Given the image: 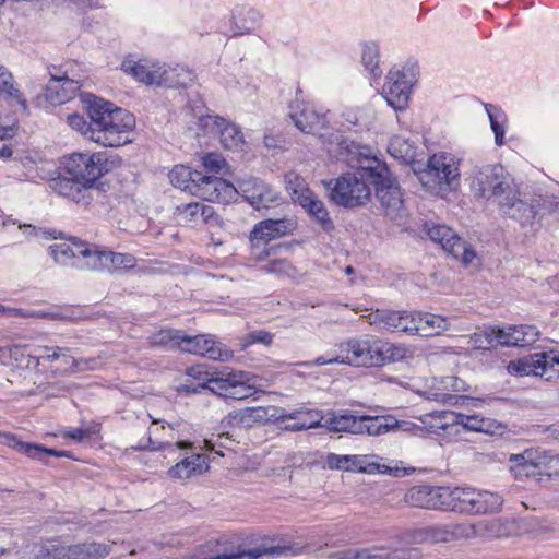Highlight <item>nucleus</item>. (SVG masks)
I'll return each instance as SVG.
<instances>
[{"label":"nucleus","mask_w":559,"mask_h":559,"mask_svg":"<svg viewBox=\"0 0 559 559\" xmlns=\"http://www.w3.org/2000/svg\"><path fill=\"white\" fill-rule=\"evenodd\" d=\"M296 228V222L290 218L264 219L253 227L254 239H266L271 241L288 234Z\"/></svg>","instance_id":"29"},{"label":"nucleus","mask_w":559,"mask_h":559,"mask_svg":"<svg viewBox=\"0 0 559 559\" xmlns=\"http://www.w3.org/2000/svg\"><path fill=\"white\" fill-rule=\"evenodd\" d=\"M479 537L509 538L519 532L518 522L511 518H495L478 522Z\"/></svg>","instance_id":"27"},{"label":"nucleus","mask_w":559,"mask_h":559,"mask_svg":"<svg viewBox=\"0 0 559 559\" xmlns=\"http://www.w3.org/2000/svg\"><path fill=\"white\" fill-rule=\"evenodd\" d=\"M310 414H311L310 412L297 411L294 413H289L287 415H282L281 418L294 420L293 423H288L285 425L286 430L301 431V430H307L310 428L318 427L320 425L319 420H308L306 418H302L305 416H309Z\"/></svg>","instance_id":"51"},{"label":"nucleus","mask_w":559,"mask_h":559,"mask_svg":"<svg viewBox=\"0 0 559 559\" xmlns=\"http://www.w3.org/2000/svg\"><path fill=\"white\" fill-rule=\"evenodd\" d=\"M424 230L433 242L463 264H469L475 258L474 250L447 225L425 223Z\"/></svg>","instance_id":"10"},{"label":"nucleus","mask_w":559,"mask_h":559,"mask_svg":"<svg viewBox=\"0 0 559 559\" xmlns=\"http://www.w3.org/2000/svg\"><path fill=\"white\" fill-rule=\"evenodd\" d=\"M3 441L5 444L14 449L15 451L23 453L31 459L39 460L45 463L46 455H51L55 457H71V454L68 451H59L36 443L23 442L19 440L15 435L12 433H4Z\"/></svg>","instance_id":"24"},{"label":"nucleus","mask_w":559,"mask_h":559,"mask_svg":"<svg viewBox=\"0 0 559 559\" xmlns=\"http://www.w3.org/2000/svg\"><path fill=\"white\" fill-rule=\"evenodd\" d=\"M455 425H461L465 430L483 432L487 435H502L506 426L495 419L483 417L479 415H466L456 413Z\"/></svg>","instance_id":"30"},{"label":"nucleus","mask_w":559,"mask_h":559,"mask_svg":"<svg viewBox=\"0 0 559 559\" xmlns=\"http://www.w3.org/2000/svg\"><path fill=\"white\" fill-rule=\"evenodd\" d=\"M428 530L430 544L452 542L449 524L430 525L428 526Z\"/></svg>","instance_id":"62"},{"label":"nucleus","mask_w":559,"mask_h":559,"mask_svg":"<svg viewBox=\"0 0 559 559\" xmlns=\"http://www.w3.org/2000/svg\"><path fill=\"white\" fill-rule=\"evenodd\" d=\"M160 85L173 88L187 87L194 80V73L187 67L176 64L175 67H166L163 64Z\"/></svg>","instance_id":"38"},{"label":"nucleus","mask_w":559,"mask_h":559,"mask_svg":"<svg viewBox=\"0 0 559 559\" xmlns=\"http://www.w3.org/2000/svg\"><path fill=\"white\" fill-rule=\"evenodd\" d=\"M381 352V356H383V365L402 361L408 355V349L405 346L385 341H382Z\"/></svg>","instance_id":"57"},{"label":"nucleus","mask_w":559,"mask_h":559,"mask_svg":"<svg viewBox=\"0 0 559 559\" xmlns=\"http://www.w3.org/2000/svg\"><path fill=\"white\" fill-rule=\"evenodd\" d=\"M366 455H340L330 453L325 463L331 469H342L347 472H364Z\"/></svg>","instance_id":"41"},{"label":"nucleus","mask_w":559,"mask_h":559,"mask_svg":"<svg viewBox=\"0 0 559 559\" xmlns=\"http://www.w3.org/2000/svg\"><path fill=\"white\" fill-rule=\"evenodd\" d=\"M36 358L44 361H55L62 359L66 364L71 362L74 368H78L76 360L70 355V348L59 346H39L35 349Z\"/></svg>","instance_id":"46"},{"label":"nucleus","mask_w":559,"mask_h":559,"mask_svg":"<svg viewBox=\"0 0 559 559\" xmlns=\"http://www.w3.org/2000/svg\"><path fill=\"white\" fill-rule=\"evenodd\" d=\"M110 550V545L96 542L62 546L64 559H102L108 556Z\"/></svg>","instance_id":"33"},{"label":"nucleus","mask_w":559,"mask_h":559,"mask_svg":"<svg viewBox=\"0 0 559 559\" xmlns=\"http://www.w3.org/2000/svg\"><path fill=\"white\" fill-rule=\"evenodd\" d=\"M450 533L452 536V542L460 538H475L479 537L478 523L469 524V523H451Z\"/></svg>","instance_id":"58"},{"label":"nucleus","mask_w":559,"mask_h":559,"mask_svg":"<svg viewBox=\"0 0 559 559\" xmlns=\"http://www.w3.org/2000/svg\"><path fill=\"white\" fill-rule=\"evenodd\" d=\"M123 72L132 75L136 81L147 85H160L163 64L147 59L138 61L128 59L121 64Z\"/></svg>","instance_id":"23"},{"label":"nucleus","mask_w":559,"mask_h":559,"mask_svg":"<svg viewBox=\"0 0 559 559\" xmlns=\"http://www.w3.org/2000/svg\"><path fill=\"white\" fill-rule=\"evenodd\" d=\"M515 376H536L546 381L559 379V355L554 352H540L511 360L507 367Z\"/></svg>","instance_id":"8"},{"label":"nucleus","mask_w":559,"mask_h":559,"mask_svg":"<svg viewBox=\"0 0 559 559\" xmlns=\"http://www.w3.org/2000/svg\"><path fill=\"white\" fill-rule=\"evenodd\" d=\"M348 157L345 160L357 168V173H346L335 179L330 191V199L337 205L343 207H357L365 205L371 197V190L366 183L361 168L358 167V159L362 157L360 153L371 155V151L367 146H360L354 142L346 146Z\"/></svg>","instance_id":"4"},{"label":"nucleus","mask_w":559,"mask_h":559,"mask_svg":"<svg viewBox=\"0 0 559 559\" xmlns=\"http://www.w3.org/2000/svg\"><path fill=\"white\" fill-rule=\"evenodd\" d=\"M76 251L79 260L74 262V267L92 271H105L106 250H100L96 245L78 241Z\"/></svg>","instance_id":"28"},{"label":"nucleus","mask_w":559,"mask_h":559,"mask_svg":"<svg viewBox=\"0 0 559 559\" xmlns=\"http://www.w3.org/2000/svg\"><path fill=\"white\" fill-rule=\"evenodd\" d=\"M115 162L105 152L93 154L73 153L63 163L64 173L93 187L95 181L109 173Z\"/></svg>","instance_id":"7"},{"label":"nucleus","mask_w":559,"mask_h":559,"mask_svg":"<svg viewBox=\"0 0 559 559\" xmlns=\"http://www.w3.org/2000/svg\"><path fill=\"white\" fill-rule=\"evenodd\" d=\"M486 111L495 133L496 144L502 145L504 139V115L492 105H486Z\"/></svg>","instance_id":"54"},{"label":"nucleus","mask_w":559,"mask_h":559,"mask_svg":"<svg viewBox=\"0 0 559 559\" xmlns=\"http://www.w3.org/2000/svg\"><path fill=\"white\" fill-rule=\"evenodd\" d=\"M181 336L182 332L178 330H160L152 335L151 343L155 346L179 349Z\"/></svg>","instance_id":"53"},{"label":"nucleus","mask_w":559,"mask_h":559,"mask_svg":"<svg viewBox=\"0 0 559 559\" xmlns=\"http://www.w3.org/2000/svg\"><path fill=\"white\" fill-rule=\"evenodd\" d=\"M361 61L372 76L378 78L381 75V70L379 69V48L376 44L364 45Z\"/></svg>","instance_id":"52"},{"label":"nucleus","mask_w":559,"mask_h":559,"mask_svg":"<svg viewBox=\"0 0 559 559\" xmlns=\"http://www.w3.org/2000/svg\"><path fill=\"white\" fill-rule=\"evenodd\" d=\"M33 559H64L62 546L55 542H48L38 547Z\"/></svg>","instance_id":"60"},{"label":"nucleus","mask_w":559,"mask_h":559,"mask_svg":"<svg viewBox=\"0 0 559 559\" xmlns=\"http://www.w3.org/2000/svg\"><path fill=\"white\" fill-rule=\"evenodd\" d=\"M269 242L270 241L266 239H254L252 229L250 233L251 258L255 261H263L264 259H266L274 250L273 247L267 246Z\"/></svg>","instance_id":"59"},{"label":"nucleus","mask_w":559,"mask_h":559,"mask_svg":"<svg viewBox=\"0 0 559 559\" xmlns=\"http://www.w3.org/2000/svg\"><path fill=\"white\" fill-rule=\"evenodd\" d=\"M202 179V173L185 165H176L169 173L171 185L182 191L194 193L198 182Z\"/></svg>","instance_id":"36"},{"label":"nucleus","mask_w":559,"mask_h":559,"mask_svg":"<svg viewBox=\"0 0 559 559\" xmlns=\"http://www.w3.org/2000/svg\"><path fill=\"white\" fill-rule=\"evenodd\" d=\"M80 239H71V243L62 242L50 246L49 250L53 260L58 264L74 266V262L79 260L76 245Z\"/></svg>","instance_id":"45"},{"label":"nucleus","mask_w":559,"mask_h":559,"mask_svg":"<svg viewBox=\"0 0 559 559\" xmlns=\"http://www.w3.org/2000/svg\"><path fill=\"white\" fill-rule=\"evenodd\" d=\"M239 187L247 201L257 210L267 209L278 200L277 192L258 178L243 179Z\"/></svg>","instance_id":"20"},{"label":"nucleus","mask_w":559,"mask_h":559,"mask_svg":"<svg viewBox=\"0 0 559 559\" xmlns=\"http://www.w3.org/2000/svg\"><path fill=\"white\" fill-rule=\"evenodd\" d=\"M430 544L428 526L415 530H408L400 534L396 545H383L384 547H404L414 548L412 545ZM417 549V547H415ZM421 552V550L418 548Z\"/></svg>","instance_id":"47"},{"label":"nucleus","mask_w":559,"mask_h":559,"mask_svg":"<svg viewBox=\"0 0 559 559\" xmlns=\"http://www.w3.org/2000/svg\"><path fill=\"white\" fill-rule=\"evenodd\" d=\"M50 187L58 194L68 198L69 200L87 205L92 201L91 189L93 187L85 185L81 180L74 179L72 176L57 177L50 181Z\"/></svg>","instance_id":"21"},{"label":"nucleus","mask_w":559,"mask_h":559,"mask_svg":"<svg viewBox=\"0 0 559 559\" xmlns=\"http://www.w3.org/2000/svg\"><path fill=\"white\" fill-rule=\"evenodd\" d=\"M400 332L416 335V311H402Z\"/></svg>","instance_id":"64"},{"label":"nucleus","mask_w":559,"mask_h":559,"mask_svg":"<svg viewBox=\"0 0 559 559\" xmlns=\"http://www.w3.org/2000/svg\"><path fill=\"white\" fill-rule=\"evenodd\" d=\"M413 169L423 187L432 193H448L460 186L459 168L445 155L435 154L427 160L424 169Z\"/></svg>","instance_id":"5"},{"label":"nucleus","mask_w":559,"mask_h":559,"mask_svg":"<svg viewBox=\"0 0 559 559\" xmlns=\"http://www.w3.org/2000/svg\"><path fill=\"white\" fill-rule=\"evenodd\" d=\"M547 455L537 449H527L523 453L512 454L511 473L516 479L537 478L545 473Z\"/></svg>","instance_id":"16"},{"label":"nucleus","mask_w":559,"mask_h":559,"mask_svg":"<svg viewBox=\"0 0 559 559\" xmlns=\"http://www.w3.org/2000/svg\"><path fill=\"white\" fill-rule=\"evenodd\" d=\"M214 210L210 205L200 202H191L177 206V215L179 221L185 224L207 223L213 216Z\"/></svg>","instance_id":"35"},{"label":"nucleus","mask_w":559,"mask_h":559,"mask_svg":"<svg viewBox=\"0 0 559 559\" xmlns=\"http://www.w3.org/2000/svg\"><path fill=\"white\" fill-rule=\"evenodd\" d=\"M449 496V487L420 485L407 490L405 501L413 508L448 510Z\"/></svg>","instance_id":"15"},{"label":"nucleus","mask_w":559,"mask_h":559,"mask_svg":"<svg viewBox=\"0 0 559 559\" xmlns=\"http://www.w3.org/2000/svg\"><path fill=\"white\" fill-rule=\"evenodd\" d=\"M381 346L382 340L379 338L350 340L346 343V355L341 362L367 368L383 366Z\"/></svg>","instance_id":"12"},{"label":"nucleus","mask_w":559,"mask_h":559,"mask_svg":"<svg viewBox=\"0 0 559 559\" xmlns=\"http://www.w3.org/2000/svg\"><path fill=\"white\" fill-rule=\"evenodd\" d=\"M361 433L370 436H380L386 433L396 426L397 421L391 417L384 416H360Z\"/></svg>","instance_id":"42"},{"label":"nucleus","mask_w":559,"mask_h":559,"mask_svg":"<svg viewBox=\"0 0 559 559\" xmlns=\"http://www.w3.org/2000/svg\"><path fill=\"white\" fill-rule=\"evenodd\" d=\"M539 330L535 325H510L504 329H498L497 331L492 330L490 334L488 333H475L473 336L474 342L477 344L480 342V337H485L487 344L490 345L492 338L502 345V346H521L526 347L535 344L539 338Z\"/></svg>","instance_id":"11"},{"label":"nucleus","mask_w":559,"mask_h":559,"mask_svg":"<svg viewBox=\"0 0 559 559\" xmlns=\"http://www.w3.org/2000/svg\"><path fill=\"white\" fill-rule=\"evenodd\" d=\"M223 117L216 115H204L198 118L197 127V135L198 136H206V135H217V131L219 129Z\"/></svg>","instance_id":"56"},{"label":"nucleus","mask_w":559,"mask_h":559,"mask_svg":"<svg viewBox=\"0 0 559 559\" xmlns=\"http://www.w3.org/2000/svg\"><path fill=\"white\" fill-rule=\"evenodd\" d=\"M471 190L481 199H496L500 211L522 224L534 218V209L519 195L518 186L502 165L475 167L472 173Z\"/></svg>","instance_id":"2"},{"label":"nucleus","mask_w":559,"mask_h":559,"mask_svg":"<svg viewBox=\"0 0 559 559\" xmlns=\"http://www.w3.org/2000/svg\"><path fill=\"white\" fill-rule=\"evenodd\" d=\"M247 374L235 372L228 368L221 370L218 383L215 384V394L233 400H243L252 395V388L246 384Z\"/></svg>","instance_id":"18"},{"label":"nucleus","mask_w":559,"mask_h":559,"mask_svg":"<svg viewBox=\"0 0 559 559\" xmlns=\"http://www.w3.org/2000/svg\"><path fill=\"white\" fill-rule=\"evenodd\" d=\"M187 373L192 380L198 381L199 386L215 393L214 386H216V383L219 384L218 377L221 376V370L210 371L203 366H195L191 367Z\"/></svg>","instance_id":"48"},{"label":"nucleus","mask_w":559,"mask_h":559,"mask_svg":"<svg viewBox=\"0 0 559 559\" xmlns=\"http://www.w3.org/2000/svg\"><path fill=\"white\" fill-rule=\"evenodd\" d=\"M366 459L362 472L366 474H386L393 477H403L415 472L413 466H404L402 461H389L377 455H366Z\"/></svg>","instance_id":"25"},{"label":"nucleus","mask_w":559,"mask_h":559,"mask_svg":"<svg viewBox=\"0 0 559 559\" xmlns=\"http://www.w3.org/2000/svg\"><path fill=\"white\" fill-rule=\"evenodd\" d=\"M449 321L437 314L416 311V335L430 337L449 330Z\"/></svg>","instance_id":"34"},{"label":"nucleus","mask_w":559,"mask_h":559,"mask_svg":"<svg viewBox=\"0 0 559 559\" xmlns=\"http://www.w3.org/2000/svg\"><path fill=\"white\" fill-rule=\"evenodd\" d=\"M84 103L90 121L79 114L69 115L67 122L73 130L108 147L122 146L132 141L135 118L130 111L95 95H86Z\"/></svg>","instance_id":"1"},{"label":"nucleus","mask_w":559,"mask_h":559,"mask_svg":"<svg viewBox=\"0 0 559 559\" xmlns=\"http://www.w3.org/2000/svg\"><path fill=\"white\" fill-rule=\"evenodd\" d=\"M83 80L81 78H70L68 72L62 75H51L46 87L45 96L47 100L55 105H60L71 100L80 91Z\"/></svg>","instance_id":"19"},{"label":"nucleus","mask_w":559,"mask_h":559,"mask_svg":"<svg viewBox=\"0 0 559 559\" xmlns=\"http://www.w3.org/2000/svg\"><path fill=\"white\" fill-rule=\"evenodd\" d=\"M203 166L213 173H219V170L226 165L225 159L216 153H209L202 158Z\"/></svg>","instance_id":"63"},{"label":"nucleus","mask_w":559,"mask_h":559,"mask_svg":"<svg viewBox=\"0 0 559 559\" xmlns=\"http://www.w3.org/2000/svg\"><path fill=\"white\" fill-rule=\"evenodd\" d=\"M260 13L251 8H239L231 15V29L234 36L250 33L260 22Z\"/></svg>","instance_id":"39"},{"label":"nucleus","mask_w":559,"mask_h":559,"mask_svg":"<svg viewBox=\"0 0 559 559\" xmlns=\"http://www.w3.org/2000/svg\"><path fill=\"white\" fill-rule=\"evenodd\" d=\"M0 97L10 105L20 106L23 111L28 110L27 100L19 88L13 74L3 64H0Z\"/></svg>","instance_id":"31"},{"label":"nucleus","mask_w":559,"mask_h":559,"mask_svg":"<svg viewBox=\"0 0 559 559\" xmlns=\"http://www.w3.org/2000/svg\"><path fill=\"white\" fill-rule=\"evenodd\" d=\"M106 258L107 266L105 267V271L110 273L132 269L136 262L135 258L130 253L106 251Z\"/></svg>","instance_id":"49"},{"label":"nucleus","mask_w":559,"mask_h":559,"mask_svg":"<svg viewBox=\"0 0 559 559\" xmlns=\"http://www.w3.org/2000/svg\"><path fill=\"white\" fill-rule=\"evenodd\" d=\"M360 155L362 157L358 159V167L374 186L376 197L383 215L391 222L402 225L407 217V209L400 186L385 163L369 154L360 153Z\"/></svg>","instance_id":"3"},{"label":"nucleus","mask_w":559,"mask_h":559,"mask_svg":"<svg viewBox=\"0 0 559 559\" xmlns=\"http://www.w3.org/2000/svg\"><path fill=\"white\" fill-rule=\"evenodd\" d=\"M210 468L206 455L192 454L182 459L168 469L169 477L174 479H189L194 476H200L207 472Z\"/></svg>","instance_id":"26"},{"label":"nucleus","mask_w":559,"mask_h":559,"mask_svg":"<svg viewBox=\"0 0 559 559\" xmlns=\"http://www.w3.org/2000/svg\"><path fill=\"white\" fill-rule=\"evenodd\" d=\"M273 338L274 335L265 330L251 331L239 338V347L241 350H245L254 344L270 346Z\"/></svg>","instance_id":"55"},{"label":"nucleus","mask_w":559,"mask_h":559,"mask_svg":"<svg viewBox=\"0 0 559 559\" xmlns=\"http://www.w3.org/2000/svg\"><path fill=\"white\" fill-rule=\"evenodd\" d=\"M503 506V498L492 491L474 488L450 489L449 509L467 515L497 513Z\"/></svg>","instance_id":"6"},{"label":"nucleus","mask_w":559,"mask_h":559,"mask_svg":"<svg viewBox=\"0 0 559 559\" xmlns=\"http://www.w3.org/2000/svg\"><path fill=\"white\" fill-rule=\"evenodd\" d=\"M403 319L402 311L382 310L374 313L373 322L381 329L400 332L401 320Z\"/></svg>","instance_id":"50"},{"label":"nucleus","mask_w":559,"mask_h":559,"mask_svg":"<svg viewBox=\"0 0 559 559\" xmlns=\"http://www.w3.org/2000/svg\"><path fill=\"white\" fill-rule=\"evenodd\" d=\"M413 80V70H407V72L404 69L396 68L390 70L383 86V97L393 109L403 110L406 108Z\"/></svg>","instance_id":"13"},{"label":"nucleus","mask_w":559,"mask_h":559,"mask_svg":"<svg viewBox=\"0 0 559 559\" xmlns=\"http://www.w3.org/2000/svg\"><path fill=\"white\" fill-rule=\"evenodd\" d=\"M286 190L295 203H302L304 198H309L313 192L309 189L306 180L295 171L285 175Z\"/></svg>","instance_id":"44"},{"label":"nucleus","mask_w":559,"mask_h":559,"mask_svg":"<svg viewBox=\"0 0 559 559\" xmlns=\"http://www.w3.org/2000/svg\"><path fill=\"white\" fill-rule=\"evenodd\" d=\"M179 349L213 360L227 361L233 357V352L212 335L188 336L182 332Z\"/></svg>","instance_id":"14"},{"label":"nucleus","mask_w":559,"mask_h":559,"mask_svg":"<svg viewBox=\"0 0 559 559\" xmlns=\"http://www.w3.org/2000/svg\"><path fill=\"white\" fill-rule=\"evenodd\" d=\"M262 270L270 274L290 275L294 271L293 265L285 259L272 260L262 266Z\"/></svg>","instance_id":"61"},{"label":"nucleus","mask_w":559,"mask_h":559,"mask_svg":"<svg viewBox=\"0 0 559 559\" xmlns=\"http://www.w3.org/2000/svg\"><path fill=\"white\" fill-rule=\"evenodd\" d=\"M302 203L299 205L304 207L307 213L321 226V228L329 233L334 229V223L330 217L329 211L323 201H321L314 193L308 199L304 198Z\"/></svg>","instance_id":"37"},{"label":"nucleus","mask_w":559,"mask_h":559,"mask_svg":"<svg viewBox=\"0 0 559 559\" xmlns=\"http://www.w3.org/2000/svg\"><path fill=\"white\" fill-rule=\"evenodd\" d=\"M197 186L193 195L209 202L228 203L238 193L231 183L216 176L202 174V179Z\"/></svg>","instance_id":"17"},{"label":"nucleus","mask_w":559,"mask_h":559,"mask_svg":"<svg viewBox=\"0 0 559 559\" xmlns=\"http://www.w3.org/2000/svg\"><path fill=\"white\" fill-rule=\"evenodd\" d=\"M456 418V412L433 411L420 415L417 419L421 429L429 433L440 435L449 427L455 426Z\"/></svg>","instance_id":"32"},{"label":"nucleus","mask_w":559,"mask_h":559,"mask_svg":"<svg viewBox=\"0 0 559 559\" xmlns=\"http://www.w3.org/2000/svg\"><path fill=\"white\" fill-rule=\"evenodd\" d=\"M222 145L230 151L241 150L245 145V136L239 126L223 118L217 135Z\"/></svg>","instance_id":"40"},{"label":"nucleus","mask_w":559,"mask_h":559,"mask_svg":"<svg viewBox=\"0 0 559 559\" xmlns=\"http://www.w3.org/2000/svg\"><path fill=\"white\" fill-rule=\"evenodd\" d=\"M416 548L384 547L374 545L364 548H343L325 554V559H420Z\"/></svg>","instance_id":"9"},{"label":"nucleus","mask_w":559,"mask_h":559,"mask_svg":"<svg viewBox=\"0 0 559 559\" xmlns=\"http://www.w3.org/2000/svg\"><path fill=\"white\" fill-rule=\"evenodd\" d=\"M326 428L334 432L361 435L360 416H355L352 414L333 416L326 421Z\"/></svg>","instance_id":"43"},{"label":"nucleus","mask_w":559,"mask_h":559,"mask_svg":"<svg viewBox=\"0 0 559 559\" xmlns=\"http://www.w3.org/2000/svg\"><path fill=\"white\" fill-rule=\"evenodd\" d=\"M289 117L301 132L309 134L321 131L328 123L325 115L306 104L290 106Z\"/></svg>","instance_id":"22"}]
</instances>
